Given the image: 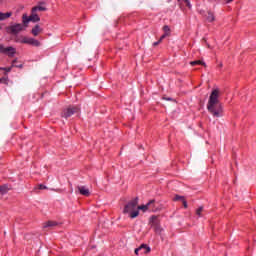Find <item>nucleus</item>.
I'll use <instances>...</instances> for the list:
<instances>
[{"mask_svg":"<svg viewBox=\"0 0 256 256\" xmlns=\"http://www.w3.org/2000/svg\"><path fill=\"white\" fill-rule=\"evenodd\" d=\"M183 1L185 2L186 6H187L189 9L192 8V5H191V3H190V0H183Z\"/></svg>","mask_w":256,"mask_h":256,"instance_id":"obj_24","label":"nucleus"},{"mask_svg":"<svg viewBox=\"0 0 256 256\" xmlns=\"http://www.w3.org/2000/svg\"><path fill=\"white\" fill-rule=\"evenodd\" d=\"M164 100L171 101L172 99L171 98H164Z\"/></svg>","mask_w":256,"mask_h":256,"instance_id":"obj_35","label":"nucleus"},{"mask_svg":"<svg viewBox=\"0 0 256 256\" xmlns=\"http://www.w3.org/2000/svg\"><path fill=\"white\" fill-rule=\"evenodd\" d=\"M140 254H141V255H146V254H149V252H146V249L143 248V249L140 251Z\"/></svg>","mask_w":256,"mask_h":256,"instance_id":"obj_28","label":"nucleus"},{"mask_svg":"<svg viewBox=\"0 0 256 256\" xmlns=\"http://www.w3.org/2000/svg\"><path fill=\"white\" fill-rule=\"evenodd\" d=\"M33 13H37V11H47L46 7H42V6H36L32 8Z\"/></svg>","mask_w":256,"mask_h":256,"instance_id":"obj_18","label":"nucleus"},{"mask_svg":"<svg viewBox=\"0 0 256 256\" xmlns=\"http://www.w3.org/2000/svg\"><path fill=\"white\" fill-rule=\"evenodd\" d=\"M137 209L143 210V211H147V210H152L154 211L155 209V200H150L146 205H142V206H137Z\"/></svg>","mask_w":256,"mask_h":256,"instance_id":"obj_7","label":"nucleus"},{"mask_svg":"<svg viewBox=\"0 0 256 256\" xmlns=\"http://www.w3.org/2000/svg\"><path fill=\"white\" fill-rule=\"evenodd\" d=\"M235 0H224V2L226 3V4H230V3H232V2H234Z\"/></svg>","mask_w":256,"mask_h":256,"instance_id":"obj_33","label":"nucleus"},{"mask_svg":"<svg viewBox=\"0 0 256 256\" xmlns=\"http://www.w3.org/2000/svg\"><path fill=\"white\" fill-rule=\"evenodd\" d=\"M17 59L12 60V68L16 67Z\"/></svg>","mask_w":256,"mask_h":256,"instance_id":"obj_30","label":"nucleus"},{"mask_svg":"<svg viewBox=\"0 0 256 256\" xmlns=\"http://www.w3.org/2000/svg\"><path fill=\"white\" fill-rule=\"evenodd\" d=\"M29 20L33 23H36V22H39L41 20V18L39 17V15L36 12L31 10V15L29 16Z\"/></svg>","mask_w":256,"mask_h":256,"instance_id":"obj_10","label":"nucleus"},{"mask_svg":"<svg viewBox=\"0 0 256 256\" xmlns=\"http://www.w3.org/2000/svg\"><path fill=\"white\" fill-rule=\"evenodd\" d=\"M12 68H13L12 66H10V67H1L0 70L6 71V73H10L12 71Z\"/></svg>","mask_w":256,"mask_h":256,"instance_id":"obj_23","label":"nucleus"},{"mask_svg":"<svg viewBox=\"0 0 256 256\" xmlns=\"http://www.w3.org/2000/svg\"><path fill=\"white\" fill-rule=\"evenodd\" d=\"M9 191L8 185L4 184L0 186V197L6 195Z\"/></svg>","mask_w":256,"mask_h":256,"instance_id":"obj_12","label":"nucleus"},{"mask_svg":"<svg viewBox=\"0 0 256 256\" xmlns=\"http://www.w3.org/2000/svg\"><path fill=\"white\" fill-rule=\"evenodd\" d=\"M150 222L152 225L156 226L155 231L161 232V226H159V222L157 221V216H151Z\"/></svg>","mask_w":256,"mask_h":256,"instance_id":"obj_9","label":"nucleus"},{"mask_svg":"<svg viewBox=\"0 0 256 256\" xmlns=\"http://www.w3.org/2000/svg\"><path fill=\"white\" fill-rule=\"evenodd\" d=\"M0 84L8 85V84H9V77H8V76H6V77H1V78H0Z\"/></svg>","mask_w":256,"mask_h":256,"instance_id":"obj_21","label":"nucleus"},{"mask_svg":"<svg viewBox=\"0 0 256 256\" xmlns=\"http://www.w3.org/2000/svg\"><path fill=\"white\" fill-rule=\"evenodd\" d=\"M39 189L40 190H45V189H47V186L44 185V184H39Z\"/></svg>","mask_w":256,"mask_h":256,"instance_id":"obj_26","label":"nucleus"},{"mask_svg":"<svg viewBox=\"0 0 256 256\" xmlns=\"http://www.w3.org/2000/svg\"><path fill=\"white\" fill-rule=\"evenodd\" d=\"M40 31H41L40 25H35L34 28H32L31 33L34 36H38Z\"/></svg>","mask_w":256,"mask_h":256,"instance_id":"obj_14","label":"nucleus"},{"mask_svg":"<svg viewBox=\"0 0 256 256\" xmlns=\"http://www.w3.org/2000/svg\"><path fill=\"white\" fill-rule=\"evenodd\" d=\"M15 68H23V65L22 64L16 65Z\"/></svg>","mask_w":256,"mask_h":256,"instance_id":"obj_34","label":"nucleus"},{"mask_svg":"<svg viewBox=\"0 0 256 256\" xmlns=\"http://www.w3.org/2000/svg\"><path fill=\"white\" fill-rule=\"evenodd\" d=\"M167 35H168V33H164V34L160 37L159 41L162 42L163 39H165V37H166Z\"/></svg>","mask_w":256,"mask_h":256,"instance_id":"obj_29","label":"nucleus"},{"mask_svg":"<svg viewBox=\"0 0 256 256\" xmlns=\"http://www.w3.org/2000/svg\"><path fill=\"white\" fill-rule=\"evenodd\" d=\"M31 21L30 17H27V15L22 16V22L24 26L28 25V23Z\"/></svg>","mask_w":256,"mask_h":256,"instance_id":"obj_20","label":"nucleus"},{"mask_svg":"<svg viewBox=\"0 0 256 256\" xmlns=\"http://www.w3.org/2000/svg\"><path fill=\"white\" fill-rule=\"evenodd\" d=\"M16 43H22L25 45H32V47H40L41 42L35 38L22 37L21 39L16 40Z\"/></svg>","mask_w":256,"mask_h":256,"instance_id":"obj_3","label":"nucleus"},{"mask_svg":"<svg viewBox=\"0 0 256 256\" xmlns=\"http://www.w3.org/2000/svg\"><path fill=\"white\" fill-rule=\"evenodd\" d=\"M145 249L144 253H150L151 252V248L149 246H147L146 244H141L138 248L135 249L134 253L136 256H139V253H141V251Z\"/></svg>","mask_w":256,"mask_h":256,"instance_id":"obj_8","label":"nucleus"},{"mask_svg":"<svg viewBox=\"0 0 256 256\" xmlns=\"http://www.w3.org/2000/svg\"><path fill=\"white\" fill-rule=\"evenodd\" d=\"M127 214H129V217H130L131 219H135L136 217L139 216L140 211H139V209L137 208V209H135L134 211H132V212H130V213H127Z\"/></svg>","mask_w":256,"mask_h":256,"instance_id":"obj_15","label":"nucleus"},{"mask_svg":"<svg viewBox=\"0 0 256 256\" xmlns=\"http://www.w3.org/2000/svg\"><path fill=\"white\" fill-rule=\"evenodd\" d=\"M163 30H164L165 33H168L170 31V28L167 25H165L163 27Z\"/></svg>","mask_w":256,"mask_h":256,"instance_id":"obj_27","label":"nucleus"},{"mask_svg":"<svg viewBox=\"0 0 256 256\" xmlns=\"http://www.w3.org/2000/svg\"><path fill=\"white\" fill-rule=\"evenodd\" d=\"M203 211V207H200L197 211H196V214L199 216V217H202L201 213Z\"/></svg>","mask_w":256,"mask_h":256,"instance_id":"obj_25","label":"nucleus"},{"mask_svg":"<svg viewBox=\"0 0 256 256\" xmlns=\"http://www.w3.org/2000/svg\"><path fill=\"white\" fill-rule=\"evenodd\" d=\"M0 53L13 58L16 55V48L12 46L5 47L4 44L0 43Z\"/></svg>","mask_w":256,"mask_h":256,"instance_id":"obj_5","label":"nucleus"},{"mask_svg":"<svg viewBox=\"0 0 256 256\" xmlns=\"http://www.w3.org/2000/svg\"><path fill=\"white\" fill-rule=\"evenodd\" d=\"M27 27H28V25L14 23V24L10 25L9 27H6V32H8V34L18 35L21 31L26 30Z\"/></svg>","mask_w":256,"mask_h":256,"instance_id":"obj_2","label":"nucleus"},{"mask_svg":"<svg viewBox=\"0 0 256 256\" xmlns=\"http://www.w3.org/2000/svg\"><path fill=\"white\" fill-rule=\"evenodd\" d=\"M175 202L176 201H184L185 200V198L183 197V196H179V194H176V196L174 197V199H173Z\"/></svg>","mask_w":256,"mask_h":256,"instance_id":"obj_22","label":"nucleus"},{"mask_svg":"<svg viewBox=\"0 0 256 256\" xmlns=\"http://www.w3.org/2000/svg\"><path fill=\"white\" fill-rule=\"evenodd\" d=\"M206 20H208V22H214L215 21L214 13L211 11H208V16H206Z\"/></svg>","mask_w":256,"mask_h":256,"instance_id":"obj_16","label":"nucleus"},{"mask_svg":"<svg viewBox=\"0 0 256 256\" xmlns=\"http://www.w3.org/2000/svg\"><path fill=\"white\" fill-rule=\"evenodd\" d=\"M219 95L220 90L218 88H214L210 94V98L208 99V105H206L208 112H210L214 118L223 117V106L219 102Z\"/></svg>","mask_w":256,"mask_h":256,"instance_id":"obj_1","label":"nucleus"},{"mask_svg":"<svg viewBox=\"0 0 256 256\" xmlns=\"http://www.w3.org/2000/svg\"><path fill=\"white\" fill-rule=\"evenodd\" d=\"M12 16V12L2 13L0 12V21H4Z\"/></svg>","mask_w":256,"mask_h":256,"instance_id":"obj_13","label":"nucleus"},{"mask_svg":"<svg viewBox=\"0 0 256 256\" xmlns=\"http://www.w3.org/2000/svg\"><path fill=\"white\" fill-rule=\"evenodd\" d=\"M182 203H183V206H184L185 208L188 207L187 201H186L185 199L182 201Z\"/></svg>","mask_w":256,"mask_h":256,"instance_id":"obj_32","label":"nucleus"},{"mask_svg":"<svg viewBox=\"0 0 256 256\" xmlns=\"http://www.w3.org/2000/svg\"><path fill=\"white\" fill-rule=\"evenodd\" d=\"M78 108L77 107H69L67 109H65L63 112H62V117L67 119L69 117H71L72 115H74L76 112H78Z\"/></svg>","mask_w":256,"mask_h":256,"instance_id":"obj_6","label":"nucleus"},{"mask_svg":"<svg viewBox=\"0 0 256 256\" xmlns=\"http://www.w3.org/2000/svg\"><path fill=\"white\" fill-rule=\"evenodd\" d=\"M57 226V222L56 221H48L44 224V228H48V227H54Z\"/></svg>","mask_w":256,"mask_h":256,"instance_id":"obj_19","label":"nucleus"},{"mask_svg":"<svg viewBox=\"0 0 256 256\" xmlns=\"http://www.w3.org/2000/svg\"><path fill=\"white\" fill-rule=\"evenodd\" d=\"M191 66H197V65H202V66H206V63L201 61V60H195V61H191L190 62Z\"/></svg>","mask_w":256,"mask_h":256,"instance_id":"obj_17","label":"nucleus"},{"mask_svg":"<svg viewBox=\"0 0 256 256\" xmlns=\"http://www.w3.org/2000/svg\"><path fill=\"white\" fill-rule=\"evenodd\" d=\"M78 190L80 192L81 195L88 197L90 195V190H88V188H86V186H79Z\"/></svg>","mask_w":256,"mask_h":256,"instance_id":"obj_11","label":"nucleus"},{"mask_svg":"<svg viewBox=\"0 0 256 256\" xmlns=\"http://www.w3.org/2000/svg\"><path fill=\"white\" fill-rule=\"evenodd\" d=\"M160 43H161L160 40L154 42V43H153V47H157V45H159Z\"/></svg>","mask_w":256,"mask_h":256,"instance_id":"obj_31","label":"nucleus"},{"mask_svg":"<svg viewBox=\"0 0 256 256\" xmlns=\"http://www.w3.org/2000/svg\"><path fill=\"white\" fill-rule=\"evenodd\" d=\"M138 204H139V198H134L132 199L130 202H128L123 209V214H128L131 213L132 211H134L135 209L138 208Z\"/></svg>","mask_w":256,"mask_h":256,"instance_id":"obj_4","label":"nucleus"}]
</instances>
